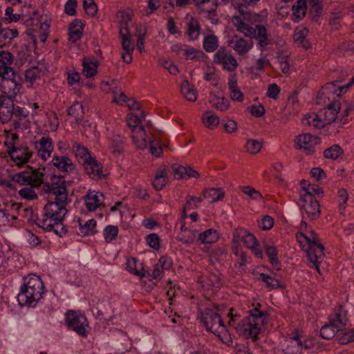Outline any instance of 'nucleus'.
Masks as SVG:
<instances>
[{
  "mask_svg": "<svg viewBox=\"0 0 354 354\" xmlns=\"http://www.w3.org/2000/svg\"><path fill=\"white\" fill-rule=\"evenodd\" d=\"M70 203L48 202L43 209L42 217L37 220V225L46 231H53L59 237L66 235L68 230L62 222L68 212L66 207Z\"/></svg>",
  "mask_w": 354,
  "mask_h": 354,
  "instance_id": "obj_1",
  "label": "nucleus"
},
{
  "mask_svg": "<svg viewBox=\"0 0 354 354\" xmlns=\"http://www.w3.org/2000/svg\"><path fill=\"white\" fill-rule=\"evenodd\" d=\"M243 18L238 16L232 17V23L236 30L245 37L257 41L259 49L263 52L272 42L268 38L266 27L261 23L263 21L258 14H247Z\"/></svg>",
  "mask_w": 354,
  "mask_h": 354,
  "instance_id": "obj_2",
  "label": "nucleus"
},
{
  "mask_svg": "<svg viewBox=\"0 0 354 354\" xmlns=\"http://www.w3.org/2000/svg\"><path fill=\"white\" fill-rule=\"evenodd\" d=\"M230 317L229 325L234 327L236 333L246 339L256 340L258 335L263 331L264 326L268 321V313L266 310L255 307L250 310V315L236 323L232 313L228 314Z\"/></svg>",
  "mask_w": 354,
  "mask_h": 354,
  "instance_id": "obj_3",
  "label": "nucleus"
},
{
  "mask_svg": "<svg viewBox=\"0 0 354 354\" xmlns=\"http://www.w3.org/2000/svg\"><path fill=\"white\" fill-rule=\"evenodd\" d=\"M24 284L17 295L21 306H35L44 294V284L39 276L28 274L24 278Z\"/></svg>",
  "mask_w": 354,
  "mask_h": 354,
  "instance_id": "obj_4",
  "label": "nucleus"
},
{
  "mask_svg": "<svg viewBox=\"0 0 354 354\" xmlns=\"http://www.w3.org/2000/svg\"><path fill=\"white\" fill-rule=\"evenodd\" d=\"M202 322L206 329L218 337L223 343L232 342V338L227 331L221 315L214 310L208 309L203 315Z\"/></svg>",
  "mask_w": 354,
  "mask_h": 354,
  "instance_id": "obj_5",
  "label": "nucleus"
},
{
  "mask_svg": "<svg viewBox=\"0 0 354 354\" xmlns=\"http://www.w3.org/2000/svg\"><path fill=\"white\" fill-rule=\"evenodd\" d=\"M346 314V311L342 306L335 308L328 322L320 329L321 336L325 339H331L337 332L344 330L347 322Z\"/></svg>",
  "mask_w": 354,
  "mask_h": 354,
  "instance_id": "obj_6",
  "label": "nucleus"
},
{
  "mask_svg": "<svg viewBox=\"0 0 354 354\" xmlns=\"http://www.w3.org/2000/svg\"><path fill=\"white\" fill-rule=\"evenodd\" d=\"M145 113L140 111L138 113H132L129 115L127 123L132 131V138L136 147L140 149L147 148V134L142 120L145 119Z\"/></svg>",
  "mask_w": 354,
  "mask_h": 354,
  "instance_id": "obj_7",
  "label": "nucleus"
},
{
  "mask_svg": "<svg viewBox=\"0 0 354 354\" xmlns=\"http://www.w3.org/2000/svg\"><path fill=\"white\" fill-rule=\"evenodd\" d=\"M44 189L47 193L55 196L53 201L71 202L66 189L64 176L53 175L50 182L44 184Z\"/></svg>",
  "mask_w": 354,
  "mask_h": 354,
  "instance_id": "obj_8",
  "label": "nucleus"
},
{
  "mask_svg": "<svg viewBox=\"0 0 354 354\" xmlns=\"http://www.w3.org/2000/svg\"><path fill=\"white\" fill-rule=\"evenodd\" d=\"M66 324L69 329L79 335L86 337L88 333V322L84 313L75 310H67L65 313Z\"/></svg>",
  "mask_w": 354,
  "mask_h": 354,
  "instance_id": "obj_9",
  "label": "nucleus"
},
{
  "mask_svg": "<svg viewBox=\"0 0 354 354\" xmlns=\"http://www.w3.org/2000/svg\"><path fill=\"white\" fill-rule=\"evenodd\" d=\"M12 180L19 185H30L39 186L42 183L43 173L37 169L28 167V169L11 175Z\"/></svg>",
  "mask_w": 354,
  "mask_h": 354,
  "instance_id": "obj_10",
  "label": "nucleus"
},
{
  "mask_svg": "<svg viewBox=\"0 0 354 354\" xmlns=\"http://www.w3.org/2000/svg\"><path fill=\"white\" fill-rule=\"evenodd\" d=\"M213 62L228 72L235 71L239 66L236 57L225 46H221L217 50L213 56Z\"/></svg>",
  "mask_w": 354,
  "mask_h": 354,
  "instance_id": "obj_11",
  "label": "nucleus"
},
{
  "mask_svg": "<svg viewBox=\"0 0 354 354\" xmlns=\"http://www.w3.org/2000/svg\"><path fill=\"white\" fill-rule=\"evenodd\" d=\"M1 77V88L4 94L3 96H5L6 99L13 100L21 88V78L16 72L14 73L13 75H8Z\"/></svg>",
  "mask_w": 354,
  "mask_h": 354,
  "instance_id": "obj_12",
  "label": "nucleus"
},
{
  "mask_svg": "<svg viewBox=\"0 0 354 354\" xmlns=\"http://www.w3.org/2000/svg\"><path fill=\"white\" fill-rule=\"evenodd\" d=\"M300 205L311 221L317 219L320 216V206L318 201L310 192L300 193Z\"/></svg>",
  "mask_w": 354,
  "mask_h": 354,
  "instance_id": "obj_13",
  "label": "nucleus"
},
{
  "mask_svg": "<svg viewBox=\"0 0 354 354\" xmlns=\"http://www.w3.org/2000/svg\"><path fill=\"white\" fill-rule=\"evenodd\" d=\"M120 38L122 48V58L127 64L132 62V54L134 50V44L132 42L129 28L127 24L123 25L120 28Z\"/></svg>",
  "mask_w": 354,
  "mask_h": 354,
  "instance_id": "obj_14",
  "label": "nucleus"
},
{
  "mask_svg": "<svg viewBox=\"0 0 354 354\" xmlns=\"http://www.w3.org/2000/svg\"><path fill=\"white\" fill-rule=\"evenodd\" d=\"M51 164L59 172L63 174L59 176H64V178L67 175L74 173L76 170L75 165L66 156L54 154L51 160Z\"/></svg>",
  "mask_w": 354,
  "mask_h": 354,
  "instance_id": "obj_15",
  "label": "nucleus"
},
{
  "mask_svg": "<svg viewBox=\"0 0 354 354\" xmlns=\"http://www.w3.org/2000/svg\"><path fill=\"white\" fill-rule=\"evenodd\" d=\"M318 138L306 133L297 136L296 138V147L298 149L304 150L306 154H313L315 147L317 144Z\"/></svg>",
  "mask_w": 354,
  "mask_h": 354,
  "instance_id": "obj_16",
  "label": "nucleus"
},
{
  "mask_svg": "<svg viewBox=\"0 0 354 354\" xmlns=\"http://www.w3.org/2000/svg\"><path fill=\"white\" fill-rule=\"evenodd\" d=\"M86 174L92 179L97 180L105 177L102 165L95 158H87L83 163Z\"/></svg>",
  "mask_w": 354,
  "mask_h": 354,
  "instance_id": "obj_17",
  "label": "nucleus"
},
{
  "mask_svg": "<svg viewBox=\"0 0 354 354\" xmlns=\"http://www.w3.org/2000/svg\"><path fill=\"white\" fill-rule=\"evenodd\" d=\"M341 109V104L339 101H333L326 107L321 109L319 112L323 118L325 126L335 122Z\"/></svg>",
  "mask_w": 354,
  "mask_h": 354,
  "instance_id": "obj_18",
  "label": "nucleus"
},
{
  "mask_svg": "<svg viewBox=\"0 0 354 354\" xmlns=\"http://www.w3.org/2000/svg\"><path fill=\"white\" fill-rule=\"evenodd\" d=\"M35 148L37 149L38 156L44 160L48 159L53 151L52 138L48 136H43L35 142Z\"/></svg>",
  "mask_w": 354,
  "mask_h": 354,
  "instance_id": "obj_19",
  "label": "nucleus"
},
{
  "mask_svg": "<svg viewBox=\"0 0 354 354\" xmlns=\"http://www.w3.org/2000/svg\"><path fill=\"white\" fill-rule=\"evenodd\" d=\"M306 244L307 245V248H305L306 254L307 256H310L313 258H315L313 256L314 254L317 252L319 250L321 252L324 251V247L319 242L317 234L313 230H309L308 233H306Z\"/></svg>",
  "mask_w": 354,
  "mask_h": 354,
  "instance_id": "obj_20",
  "label": "nucleus"
},
{
  "mask_svg": "<svg viewBox=\"0 0 354 354\" xmlns=\"http://www.w3.org/2000/svg\"><path fill=\"white\" fill-rule=\"evenodd\" d=\"M13 55L8 51L0 52V77L13 75L15 71L12 67Z\"/></svg>",
  "mask_w": 354,
  "mask_h": 354,
  "instance_id": "obj_21",
  "label": "nucleus"
},
{
  "mask_svg": "<svg viewBox=\"0 0 354 354\" xmlns=\"http://www.w3.org/2000/svg\"><path fill=\"white\" fill-rule=\"evenodd\" d=\"M9 155L14 162L18 166L26 163L32 156V151H29L27 147H12L9 150Z\"/></svg>",
  "mask_w": 354,
  "mask_h": 354,
  "instance_id": "obj_22",
  "label": "nucleus"
},
{
  "mask_svg": "<svg viewBox=\"0 0 354 354\" xmlns=\"http://www.w3.org/2000/svg\"><path fill=\"white\" fill-rule=\"evenodd\" d=\"M102 89L104 91H111L113 95V102L115 103L125 102L127 101V97L124 92L118 89L116 80H111L110 81L102 82Z\"/></svg>",
  "mask_w": 354,
  "mask_h": 354,
  "instance_id": "obj_23",
  "label": "nucleus"
},
{
  "mask_svg": "<svg viewBox=\"0 0 354 354\" xmlns=\"http://www.w3.org/2000/svg\"><path fill=\"white\" fill-rule=\"evenodd\" d=\"M13 100L0 96V120L3 123L9 122L13 116Z\"/></svg>",
  "mask_w": 354,
  "mask_h": 354,
  "instance_id": "obj_24",
  "label": "nucleus"
},
{
  "mask_svg": "<svg viewBox=\"0 0 354 354\" xmlns=\"http://www.w3.org/2000/svg\"><path fill=\"white\" fill-rule=\"evenodd\" d=\"M320 93L328 99L330 98L331 95L340 97L342 93H345L342 82L339 80L326 83L322 88Z\"/></svg>",
  "mask_w": 354,
  "mask_h": 354,
  "instance_id": "obj_25",
  "label": "nucleus"
},
{
  "mask_svg": "<svg viewBox=\"0 0 354 354\" xmlns=\"http://www.w3.org/2000/svg\"><path fill=\"white\" fill-rule=\"evenodd\" d=\"M104 196L101 192H88L85 196L84 201L87 209L93 212L100 207L103 202Z\"/></svg>",
  "mask_w": 354,
  "mask_h": 354,
  "instance_id": "obj_26",
  "label": "nucleus"
},
{
  "mask_svg": "<svg viewBox=\"0 0 354 354\" xmlns=\"http://www.w3.org/2000/svg\"><path fill=\"white\" fill-rule=\"evenodd\" d=\"M196 236L197 232L196 230L186 227L185 224H183L180 227V232L178 234L176 239L182 243L190 245L195 241Z\"/></svg>",
  "mask_w": 354,
  "mask_h": 354,
  "instance_id": "obj_27",
  "label": "nucleus"
},
{
  "mask_svg": "<svg viewBox=\"0 0 354 354\" xmlns=\"http://www.w3.org/2000/svg\"><path fill=\"white\" fill-rule=\"evenodd\" d=\"M302 124L312 127L315 129H320L325 127L323 118L320 115L319 112L306 114L302 119Z\"/></svg>",
  "mask_w": 354,
  "mask_h": 354,
  "instance_id": "obj_28",
  "label": "nucleus"
},
{
  "mask_svg": "<svg viewBox=\"0 0 354 354\" xmlns=\"http://www.w3.org/2000/svg\"><path fill=\"white\" fill-rule=\"evenodd\" d=\"M109 148L115 156L121 155L124 151V138L120 135L112 133L109 138Z\"/></svg>",
  "mask_w": 354,
  "mask_h": 354,
  "instance_id": "obj_29",
  "label": "nucleus"
},
{
  "mask_svg": "<svg viewBox=\"0 0 354 354\" xmlns=\"http://www.w3.org/2000/svg\"><path fill=\"white\" fill-rule=\"evenodd\" d=\"M308 30L306 27L297 28L293 35V39L298 46L303 47L305 49H308L311 47V44L306 39Z\"/></svg>",
  "mask_w": 354,
  "mask_h": 354,
  "instance_id": "obj_30",
  "label": "nucleus"
},
{
  "mask_svg": "<svg viewBox=\"0 0 354 354\" xmlns=\"http://www.w3.org/2000/svg\"><path fill=\"white\" fill-rule=\"evenodd\" d=\"M83 32V24L81 21L75 19L70 25L68 30V40L75 43L81 39Z\"/></svg>",
  "mask_w": 354,
  "mask_h": 354,
  "instance_id": "obj_31",
  "label": "nucleus"
},
{
  "mask_svg": "<svg viewBox=\"0 0 354 354\" xmlns=\"http://www.w3.org/2000/svg\"><path fill=\"white\" fill-rule=\"evenodd\" d=\"M235 37L236 40L234 42L232 48L239 55H244L252 48L253 42L252 41H247L237 36Z\"/></svg>",
  "mask_w": 354,
  "mask_h": 354,
  "instance_id": "obj_32",
  "label": "nucleus"
},
{
  "mask_svg": "<svg viewBox=\"0 0 354 354\" xmlns=\"http://www.w3.org/2000/svg\"><path fill=\"white\" fill-rule=\"evenodd\" d=\"M227 84L230 91L231 100L239 102H243L244 99L243 94L237 86V78L235 75H230Z\"/></svg>",
  "mask_w": 354,
  "mask_h": 354,
  "instance_id": "obj_33",
  "label": "nucleus"
},
{
  "mask_svg": "<svg viewBox=\"0 0 354 354\" xmlns=\"http://www.w3.org/2000/svg\"><path fill=\"white\" fill-rule=\"evenodd\" d=\"M79 224L80 234L82 236H91L94 235L96 232L97 222L95 219L91 218L84 223L80 218L77 220Z\"/></svg>",
  "mask_w": 354,
  "mask_h": 354,
  "instance_id": "obj_34",
  "label": "nucleus"
},
{
  "mask_svg": "<svg viewBox=\"0 0 354 354\" xmlns=\"http://www.w3.org/2000/svg\"><path fill=\"white\" fill-rule=\"evenodd\" d=\"M209 102L213 107L222 112L226 111L230 106L227 99L212 93H210Z\"/></svg>",
  "mask_w": 354,
  "mask_h": 354,
  "instance_id": "obj_35",
  "label": "nucleus"
},
{
  "mask_svg": "<svg viewBox=\"0 0 354 354\" xmlns=\"http://www.w3.org/2000/svg\"><path fill=\"white\" fill-rule=\"evenodd\" d=\"M168 182V171L166 169H158L153 180V186L156 190H161Z\"/></svg>",
  "mask_w": 354,
  "mask_h": 354,
  "instance_id": "obj_36",
  "label": "nucleus"
},
{
  "mask_svg": "<svg viewBox=\"0 0 354 354\" xmlns=\"http://www.w3.org/2000/svg\"><path fill=\"white\" fill-rule=\"evenodd\" d=\"M219 235L216 230L208 229L200 233L198 236V240L202 244H211L217 241Z\"/></svg>",
  "mask_w": 354,
  "mask_h": 354,
  "instance_id": "obj_37",
  "label": "nucleus"
},
{
  "mask_svg": "<svg viewBox=\"0 0 354 354\" xmlns=\"http://www.w3.org/2000/svg\"><path fill=\"white\" fill-rule=\"evenodd\" d=\"M82 74L86 77H93L97 74L98 62L84 58L82 61Z\"/></svg>",
  "mask_w": 354,
  "mask_h": 354,
  "instance_id": "obj_38",
  "label": "nucleus"
},
{
  "mask_svg": "<svg viewBox=\"0 0 354 354\" xmlns=\"http://www.w3.org/2000/svg\"><path fill=\"white\" fill-rule=\"evenodd\" d=\"M68 115L74 118L77 123H80L84 115L83 105L79 102H75L68 108Z\"/></svg>",
  "mask_w": 354,
  "mask_h": 354,
  "instance_id": "obj_39",
  "label": "nucleus"
},
{
  "mask_svg": "<svg viewBox=\"0 0 354 354\" xmlns=\"http://www.w3.org/2000/svg\"><path fill=\"white\" fill-rule=\"evenodd\" d=\"M201 26L197 19L191 18L187 24V35L189 40L194 41L198 39L200 35Z\"/></svg>",
  "mask_w": 354,
  "mask_h": 354,
  "instance_id": "obj_40",
  "label": "nucleus"
},
{
  "mask_svg": "<svg viewBox=\"0 0 354 354\" xmlns=\"http://www.w3.org/2000/svg\"><path fill=\"white\" fill-rule=\"evenodd\" d=\"M265 253L268 258L270 263L277 270H281V263L278 258V252L276 248L273 245H266Z\"/></svg>",
  "mask_w": 354,
  "mask_h": 354,
  "instance_id": "obj_41",
  "label": "nucleus"
},
{
  "mask_svg": "<svg viewBox=\"0 0 354 354\" xmlns=\"http://www.w3.org/2000/svg\"><path fill=\"white\" fill-rule=\"evenodd\" d=\"M203 47L207 53L214 52L218 47V37L214 34L205 36L203 42Z\"/></svg>",
  "mask_w": 354,
  "mask_h": 354,
  "instance_id": "obj_42",
  "label": "nucleus"
},
{
  "mask_svg": "<svg viewBox=\"0 0 354 354\" xmlns=\"http://www.w3.org/2000/svg\"><path fill=\"white\" fill-rule=\"evenodd\" d=\"M224 196V192L221 188H209L203 192V198L209 200L210 203L220 201Z\"/></svg>",
  "mask_w": 354,
  "mask_h": 354,
  "instance_id": "obj_43",
  "label": "nucleus"
},
{
  "mask_svg": "<svg viewBox=\"0 0 354 354\" xmlns=\"http://www.w3.org/2000/svg\"><path fill=\"white\" fill-rule=\"evenodd\" d=\"M180 91L184 97L190 102H195L197 99V92L191 86L187 80H184L181 84Z\"/></svg>",
  "mask_w": 354,
  "mask_h": 354,
  "instance_id": "obj_44",
  "label": "nucleus"
},
{
  "mask_svg": "<svg viewBox=\"0 0 354 354\" xmlns=\"http://www.w3.org/2000/svg\"><path fill=\"white\" fill-rule=\"evenodd\" d=\"M203 199V197H196L192 195L187 196L186 203L183 207V216L187 217V211H189L191 209H197Z\"/></svg>",
  "mask_w": 354,
  "mask_h": 354,
  "instance_id": "obj_45",
  "label": "nucleus"
},
{
  "mask_svg": "<svg viewBox=\"0 0 354 354\" xmlns=\"http://www.w3.org/2000/svg\"><path fill=\"white\" fill-rule=\"evenodd\" d=\"M202 120L204 124L210 129L217 127L220 122L219 118L211 111L204 113L202 116Z\"/></svg>",
  "mask_w": 354,
  "mask_h": 354,
  "instance_id": "obj_46",
  "label": "nucleus"
},
{
  "mask_svg": "<svg viewBox=\"0 0 354 354\" xmlns=\"http://www.w3.org/2000/svg\"><path fill=\"white\" fill-rule=\"evenodd\" d=\"M344 150L338 145H333L330 147L327 148L324 151V156L326 158L331 160H337L342 156Z\"/></svg>",
  "mask_w": 354,
  "mask_h": 354,
  "instance_id": "obj_47",
  "label": "nucleus"
},
{
  "mask_svg": "<svg viewBox=\"0 0 354 354\" xmlns=\"http://www.w3.org/2000/svg\"><path fill=\"white\" fill-rule=\"evenodd\" d=\"M260 279L263 281L267 288L270 290L282 288V283L277 279L268 275V274L261 273L260 274Z\"/></svg>",
  "mask_w": 354,
  "mask_h": 354,
  "instance_id": "obj_48",
  "label": "nucleus"
},
{
  "mask_svg": "<svg viewBox=\"0 0 354 354\" xmlns=\"http://www.w3.org/2000/svg\"><path fill=\"white\" fill-rule=\"evenodd\" d=\"M147 145L150 149V153L155 157H160L162 153V148L155 139V138L151 136L150 137L147 136Z\"/></svg>",
  "mask_w": 354,
  "mask_h": 354,
  "instance_id": "obj_49",
  "label": "nucleus"
},
{
  "mask_svg": "<svg viewBox=\"0 0 354 354\" xmlns=\"http://www.w3.org/2000/svg\"><path fill=\"white\" fill-rule=\"evenodd\" d=\"M294 16L299 20L301 19L306 13V1L297 0L296 3L292 6Z\"/></svg>",
  "mask_w": 354,
  "mask_h": 354,
  "instance_id": "obj_50",
  "label": "nucleus"
},
{
  "mask_svg": "<svg viewBox=\"0 0 354 354\" xmlns=\"http://www.w3.org/2000/svg\"><path fill=\"white\" fill-rule=\"evenodd\" d=\"M18 30L15 28H2L0 30V39L5 42H10L18 36Z\"/></svg>",
  "mask_w": 354,
  "mask_h": 354,
  "instance_id": "obj_51",
  "label": "nucleus"
},
{
  "mask_svg": "<svg viewBox=\"0 0 354 354\" xmlns=\"http://www.w3.org/2000/svg\"><path fill=\"white\" fill-rule=\"evenodd\" d=\"M118 226L109 225H107L103 231L104 238L107 243H110L112 241L115 240L118 234Z\"/></svg>",
  "mask_w": 354,
  "mask_h": 354,
  "instance_id": "obj_52",
  "label": "nucleus"
},
{
  "mask_svg": "<svg viewBox=\"0 0 354 354\" xmlns=\"http://www.w3.org/2000/svg\"><path fill=\"white\" fill-rule=\"evenodd\" d=\"M73 151L77 158H80L84 160V162L86 160L87 158H91L89 156V153L88 149L83 145L75 143L73 146Z\"/></svg>",
  "mask_w": 354,
  "mask_h": 354,
  "instance_id": "obj_53",
  "label": "nucleus"
},
{
  "mask_svg": "<svg viewBox=\"0 0 354 354\" xmlns=\"http://www.w3.org/2000/svg\"><path fill=\"white\" fill-rule=\"evenodd\" d=\"M243 2L239 3L237 6L239 12L240 13V16L241 18H243L245 15L247 14H256L255 12H246L245 9L248 7H253L257 5L260 0H242Z\"/></svg>",
  "mask_w": 354,
  "mask_h": 354,
  "instance_id": "obj_54",
  "label": "nucleus"
},
{
  "mask_svg": "<svg viewBox=\"0 0 354 354\" xmlns=\"http://www.w3.org/2000/svg\"><path fill=\"white\" fill-rule=\"evenodd\" d=\"M221 279L219 272H211L207 276V285L213 288H218L221 286Z\"/></svg>",
  "mask_w": 354,
  "mask_h": 354,
  "instance_id": "obj_55",
  "label": "nucleus"
},
{
  "mask_svg": "<svg viewBox=\"0 0 354 354\" xmlns=\"http://www.w3.org/2000/svg\"><path fill=\"white\" fill-rule=\"evenodd\" d=\"M313 256L315 257V258H313L310 256H307L308 259L309 260V261L310 263H313L312 267H315L317 272L319 274H321L319 265L322 263V262L324 260V252L319 250L317 252L315 253Z\"/></svg>",
  "mask_w": 354,
  "mask_h": 354,
  "instance_id": "obj_56",
  "label": "nucleus"
},
{
  "mask_svg": "<svg viewBox=\"0 0 354 354\" xmlns=\"http://www.w3.org/2000/svg\"><path fill=\"white\" fill-rule=\"evenodd\" d=\"M243 232L239 234L243 236V241L244 244L249 248H254L258 244V241L256 237L251 233L247 232L244 230L241 229Z\"/></svg>",
  "mask_w": 354,
  "mask_h": 354,
  "instance_id": "obj_57",
  "label": "nucleus"
},
{
  "mask_svg": "<svg viewBox=\"0 0 354 354\" xmlns=\"http://www.w3.org/2000/svg\"><path fill=\"white\" fill-rule=\"evenodd\" d=\"M6 16L3 18V21L6 24L18 21L21 19V15L14 14L13 8L8 6L5 10Z\"/></svg>",
  "mask_w": 354,
  "mask_h": 354,
  "instance_id": "obj_58",
  "label": "nucleus"
},
{
  "mask_svg": "<svg viewBox=\"0 0 354 354\" xmlns=\"http://www.w3.org/2000/svg\"><path fill=\"white\" fill-rule=\"evenodd\" d=\"M262 148V143L256 140H249L245 144V149L248 152L255 154Z\"/></svg>",
  "mask_w": 354,
  "mask_h": 354,
  "instance_id": "obj_59",
  "label": "nucleus"
},
{
  "mask_svg": "<svg viewBox=\"0 0 354 354\" xmlns=\"http://www.w3.org/2000/svg\"><path fill=\"white\" fill-rule=\"evenodd\" d=\"M83 6L88 15L93 17L97 13V8L94 0H84Z\"/></svg>",
  "mask_w": 354,
  "mask_h": 354,
  "instance_id": "obj_60",
  "label": "nucleus"
},
{
  "mask_svg": "<svg viewBox=\"0 0 354 354\" xmlns=\"http://www.w3.org/2000/svg\"><path fill=\"white\" fill-rule=\"evenodd\" d=\"M21 203H11L7 205V212L10 213V217L12 220H17L18 218V214L21 208Z\"/></svg>",
  "mask_w": 354,
  "mask_h": 354,
  "instance_id": "obj_61",
  "label": "nucleus"
},
{
  "mask_svg": "<svg viewBox=\"0 0 354 354\" xmlns=\"http://www.w3.org/2000/svg\"><path fill=\"white\" fill-rule=\"evenodd\" d=\"M19 196L27 200H34L37 198V194L31 187H24L19 191Z\"/></svg>",
  "mask_w": 354,
  "mask_h": 354,
  "instance_id": "obj_62",
  "label": "nucleus"
},
{
  "mask_svg": "<svg viewBox=\"0 0 354 354\" xmlns=\"http://www.w3.org/2000/svg\"><path fill=\"white\" fill-rule=\"evenodd\" d=\"M158 62L164 68L168 70V71L172 75H176L178 72L177 66L170 60L161 58L159 59Z\"/></svg>",
  "mask_w": 354,
  "mask_h": 354,
  "instance_id": "obj_63",
  "label": "nucleus"
},
{
  "mask_svg": "<svg viewBox=\"0 0 354 354\" xmlns=\"http://www.w3.org/2000/svg\"><path fill=\"white\" fill-rule=\"evenodd\" d=\"M146 241L150 248L156 250L160 249V239L157 234L153 233L149 234L146 238Z\"/></svg>",
  "mask_w": 354,
  "mask_h": 354,
  "instance_id": "obj_64",
  "label": "nucleus"
}]
</instances>
